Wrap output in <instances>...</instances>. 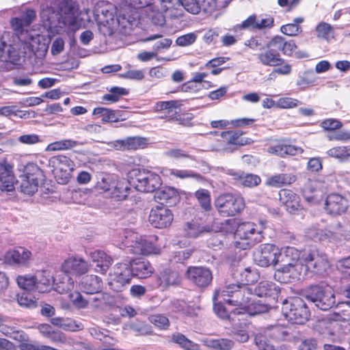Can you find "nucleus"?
Listing matches in <instances>:
<instances>
[{
	"label": "nucleus",
	"mask_w": 350,
	"mask_h": 350,
	"mask_svg": "<svg viewBox=\"0 0 350 350\" xmlns=\"http://www.w3.org/2000/svg\"><path fill=\"white\" fill-rule=\"evenodd\" d=\"M40 17L45 27L58 31L67 27L70 31H76L80 27L78 21V8L71 0L59 2L56 8L47 6L40 12Z\"/></svg>",
	"instance_id": "obj_1"
},
{
	"label": "nucleus",
	"mask_w": 350,
	"mask_h": 350,
	"mask_svg": "<svg viewBox=\"0 0 350 350\" xmlns=\"http://www.w3.org/2000/svg\"><path fill=\"white\" fill-rule=\"evenodd\" d=\"M153 0H124L126 5L133 8H144V12L152 22L159 26L165 23V17L179 18L183 15V3L181 0H159L160 10L156 9Z\"/></svg>",
	"instance_id": "obj_2"
},
{
	"label": "nucleus",
	"mask_w": 350,
	"mask_h": 350,
	"mask_svg": "<svg viewBox=\"0 0 350 350\" xmlns=\"http://www.w3.org/2000/svg\"><path fill=\"white\" fill-rule=\"evenodd\" d=\"M302 252L294 247L279 248L278 264L282 267L277 269L275 277L281 282H289L292 280H300L302 268Z\"/></svg>",
	"instance_id": "obj_3"
},
{
	"label": "nucleus",
	"mask_w": 350,
	"mask_h": 350,
	"mask_svg": "<svg viewBox=\"0 0 350 350\" xmlns=\"http://www.w3.org/2000/svg\"><path fill=\"white\" fill-rule=\"evenodd\" d=\"M36 12L33 10H27L22 17H15L11 20V26L14 30L18 41L13 44L20 52L24 55L33 52L34 43L38 38L29 35L24 28L30 25L36 18Z\"/></svg>",
	"instance_id": "obj_4"
},
{
	"label": "nucleus",
	"mask_w": 350,
	"mask_h": 350,
	"mask_svg": "<svg viewBox=\"0 0 350 350\" xmlns=\"http://www.w3.org/2000/svg\"><path fill=\"white\" fill-rule=\"evenodd\" d=\"M252 293L253 288L249 286L232 283L215 290L213 299L215 300L221 295L226 304L245 309L252 300Z\"/></svg>",
	"instance_id": "obj_5"
},
{
	"label": "nucleus",
	"mask_w": 350,
	"mask_h": 350,
	"mask_svg": "<svg viewBox=\"0 0 350 350\" xmlns=\"http://www.w3.org/2000/svg\"><path fill=\"white\" fill-rule=\"evenodd\" d=\"M96 189L115 201L126 200L131 191L128 180L111 175L101 176L96 183Z\"/></svg>",
	"instance_id": "obj_6"
},
{
	"label": "nucleus",
	"mask_w": 350,
	"mask_h": 350,
	"mask_svg": "<svg viewBox=\"0 0 350 350\" xmlns=\"http://www.w3.org/2000/svg\"><path fill=\"white\" fill-rule=\"evenodd\" d=\"M122 243L127 247L129 252L137 255L157 254L160 252V247L154 242L155 237L147 239L131 230H125Z\"/></svg>",
	"instance_id": "obj_7"
},
{
	"label": "nucleus",
	"mask_w": 350,
	"mask_h": 350,
	"mask_svg": "<svg viewBox=\"0 0 350 350\" xmlns=\"http://www.w3.org/2000/svg\"><path fill=\"white\" fill-rule=\"evenodd\" d=\"M88 263L81 258L71 257L64 260L62 265V271L66 274L64 281L57 284L56 290L59 293H67L73 290L74 280L69 276L84 274L88 271Z\"/></svg>",
	"instance_id": "obj_8"
},
{
	"label": "nucleus",
	"mask_w": 350,
	"mask_h": 350,
	"mask_svg": "<svg viewBox=\"0 0 350 350\" xmlns=\"http://www.w3.org/2000/svg\"><path fill=\"white\" fill-rule=\"evenodd\" d=\"M116 7L109 2L99 1L94 10V19L99 31L103 35H112L118 19H116Z\"/></svg>",
	"instance_id": "obj_9"
},
{
	"label": "nucleus",
	"mask_w": 350,
	"mask_h": 350,
	"mask_svg": "<svg viewBox=\"0 0 350 350\" xmlns=\"http://www.w3.org/2000/svg\"><path fill=\"white\" fill-rule=\"evenodd\" d=\"M302 268L300 279L310 271L316 274H323L330 267V262L325 253L318 250L311 249L302 252Z\"/></svg>",
	"instance_id": "obj_10"
},
{
	"label": "nucleus",
	"mask_w": 350,
	"mask_h": 350,
	"mask_svg": "<svg viewBox=\"0 0 350 350\" xmlns=\"http://www.w3.org/2000/svg\"><path fill=\"white\" fill-rule=\"evenodd\" d=\"M263 230L262 224H256L253 222L240 224L234 233L237 239L236 247L246 250L256 243L260 242L263 238Z\"/></svg>",
	"instance_id": "obj_11"
},
{
	"label": "nucleus",
	"mask_w": 350,
	"mask_h": 350,
	"mask_svg": "<svg viewBox=\"0 0 350 350\" xmlns=\"http://www.w3.org/2000/svg\"><path fill=\"white\" fill-rule=\"evenodd\" d=\"M282 312L289 322L294 324H304L310 317V312L306 304L299 297L284 300Z\"/></svg>",
	"instance_id": "obj_12"
},
{
	"label": "nucleus",
	"mask_w": 350,
	"mask_h": 350,
	"mask_svg": "<svg viewBox=\"0 0 350 350\" xmlns=\"http://www.w3.org/2000/svg\"><path fill=\"white\" fill-rule=\"evenodd\" d=\"M215 205L224 217H232L240 213L245 208V200L239 194L224 193L215 200Z\"/></svg>",
	"instance_id": "obj_13"
},
{
	"label": "nucleus",
	"mask_w": 350,
	"mask_h": 350,
	"mask_svg": "<svg viewBox=\"0 0 350 350\" xmlns=\"http://www.w3.org/2000/svg\"><path fill=\"white\" fill-rule=\"evenodd\" d=\"M306 299L322 310L332 308L336 304L334 292L329 288L316 285L310 286L306 293Z\"/></svg>",
	"instance_id": "obj_14"
},
{
	"label": "nucleus",
	"mask_w": 350,
	"mask_h": 350,
	"mask_svg": "<svg viewBox=\"0 0 350 350\" xmlns=\"http://www.w3.org/2000/svg\"><path fill=\"white\" fill-rule=\"evenodd\" d=\"M49 165L58 183L64 185L69 181L75 168V163L69 157L62 154L54 156L50 159Z\"/></svg>",
	"instance_id": "obj_15"
},
{
	"label": "nucleus",
	"mask_w": 350,
	"mask_h": 350,
	"mask_svg": "<svg viewBox=\"0 0 350 350\" xmlns=\"http://www.w3.org/2000/svg\"><path fill=\"white\" fill-rule=\"evenodd\" d=\"M25 174L21 177L20 190L29 196L38 191L43 174L41 170L36 165H29L25 167Z\"/></svg>",
	"instance_id": "obj_16"
},
{
	"label": "nucleus",
	"mask_w": 350,
	"mask_h": 350,
	"mask_svg": "<svg viewBox=\"0 0 350 350\" xmlns=\"http://www.w3.org/2000/svg\"><path fill=\"white\" fill-rule=\"evenodd\" d=\"M135 180L133 181L135 189L142 192H154L161 185L160 176L152 172L143 170H133Z\"/></svg>",
	"instance_id": "obj_17"
},
{
	"label": "nucleus",
	"mask_w": 350,
	"mask_h": 350,
	"mask_svg": "<svg viewBox=\"0 0 350 350\" xmlns=\"http://www.w3.org/2000/svg\"><path fill=\"white\" fill-rule=\"evenodd\" d=\"M279 247L273 244L260 245L254 252V260L262 267H275L278 265Z\"/></svg>",
	"instance_id": "obj_18"
},
{
	"label": "nucleus",
	"mask_w": 350,
	"mask_h": 350,
	"mask_svg": "<svg viewBox=\"0 0 350 350\" xmlns=\"http://www.w3.org/2000/svg\"><path fill=\"white\" fill-rule=\"evenodd\" d=\"M272 39L260 48V51L257 54V59L260 64L265 66L277 67L284 62L276 46L271 44Z\"/></svg>",
	"instance_id": "obj_19"
},
{
	"label": "nucleus",
	"mask_w": 350,
	"mask_h": 350,
	"mask_svg": "<svg viewBox=\"0 0 350 350\" xmlns=\"http://www.w3.org/2000/svg\"><path fill=\"white\" fill-rule=\"evenodd\" d=\"M174 219L172 211L164 206H157L150 211L148 220L157 228H165L171 225Z\"/></svg>",
	"instance_id": "obj_20"
},
{
	"label": "nucleus",
	"mask_w": 350,
	"mask_h": 350,
	"mask_svg": "<svg viewBox=\"0 0 350 350\" xmlns=\"http://www.w3.org/2000/svg\"><path fill=\"white\" fill-rule=\"evenodd\" d=\"M187 279L198 287H206L212 281L211 271L204 267H189L186 272Z\"/></svg>",
	"instance_id": "obj_21"
},
{
	"label": "nucleus",
	"mask_w": 350,
	"mask_h": 350,
	"mask_svg": "<svg viewBox=\"0 0 350 350\" xmlns=\"http://www.w3.org/2000/svg\"><path fill=\"white\" fill-rule=\"evenodd\" d=\"M183 9L192 14L202 12L206 14H212L216 9L215 0H181Z\"/></svg>",
	"instance_id": "obj_22"
},
{
	"label": "nucleus",
	"mask_w": 350,
	"mask_h": 350,
	"mask_svg": "<svg viewBox=\"0 0 350 350\" xmlns=\"http://www.w3.org/2000/svg\"><path fill=\"white\" fill-rule=\"evenodd\" d=\"M32 254L29 250L23 247H18L6 252L4 260L11 265L25 266L29 263Z\"/></svg>",
	"instance_id": "obj_23"
},
{
	"label": "nucleus",
	"mask_w": 350,
	"mask_h": 350,
	"mask_svg": "<svg viewBox=\"0 0 350 350\" xmlns=\"http://www.w3.org/2000/svg\"><path fill=\"white\" fill-rule=\"evenodd\" d=\"M262 336L275 341H290L295 338L291 327L279 324L267 326Z\"/></svg>",
	"instance_id": "obj_24"
},
{
	"label": "nucleus",
	"mask_w": 350,
	"mask_h": 350,
	"mask_svg": "<svg viewBox=\"0 0 350 350\" xmlns=\"http://www.w3.org/2000/svg\"><path fill=\"white\" fill-rule=\"evenodd\" d=\"M347 207V200L338 193L329 194L325 200V209L330 214H341L346 211Z\"/></svg>",
	"instance_id": "obj_25"
},
{
	"label": "nucleus",
	"mask_w": 350,
	"mask_h": 350,
	"mask_svg": "<svg viewBox=\"0 0 350 350\" xmlns=\"http://www.w3.org/2000/svg\"><path fill=\"white\" fill-rule=\"evenodd\" d=\"M280 201L290 213L295 214L301 208L299 196L291 190L282 189L279 193Z\"/></svg>",
	"instance_id": "obj_26"
},
{
	"label": "nucleus",
	"mask_w": 350,
	"mask_h": 350,
	"mask_svg": "<svg viewBox=\"0 0 350 350\" xmlns=\"http://www.w3.org/2000/svg\"><path fill=\"white\" fill-rule=\"evenodd\" d=\"M129 262L132 270V278H146L154 272L153 267L146 260L137 258L129 261Z\"/></svg>",
	"instance_id": "obj_27"
},
{
	"label": "nucleus",
	"mask_w": 350,
	"mask_h": 350,
	"mask_svg": "<svg viewBox=\"0 0 350 350\" xmlns=\"http://www.w3.org/2000/svg\"><path fill=\"white\" fill-rule=\"evenodd\" d=\"M326 189L325 183L321 180H308L305 184L303 193L308 200H312L316 198L321 197Z\"/></svg>",
	"instance_id": "obj_28"
},
{
	"label": "nucleus",
	"mask_w": 350,
	"mask_h": 350,
	"mask_svg": "<svg viewBox=\"0 0 350 350\" xmlns=\"http://www.w3.org/2000/svg\"><path fill=\"white\" fill-rule=\"evenodd\" d=\"M16 183L12 166L7 162H0V183L3 191H10Z\"/></svg>",
	"instance_id": "obj_29"
},
{
	"label": "nucleus",
	"mask_w": 350,
	"mask_h": 350,
	"mask_svg": "<svg viewBox=\"0 0 350 350\" xmlns=\"http://www.w3.org/2000/svg\"><path fill=\"white\" fill-rule=\"evenodd\" d=\"M112 277L113 280L121 286L129 284L132 278V270L129 261L116 264L113 267Z\"/></svg>",
	"instance_id": "obj_30"
},
{
	"label": "nucleus",
	"mask_w": 350,
	"mask_h": 350,
	"mask_svg": "<svg viewBox=\"0 0 350 350\" xmlns=\"http://www.w3.org/2000/svg\"><path fill=\"white\" fill-rule=\"evenodd\" d=\"M349 239L350 231L346 230L340 224H337L331 229L325 228L323 241L338 242Z\"/></svg>",
	"instance_id": "obj_31"
},
{
	"label": "nucleus",
	"mask_w": 350,
	"mask_h": 350,
	"mask_svg": "<svg viewBox=\"0 0 350 350\" xmlns=\"http://www.w3.org/2000/svg\"><path fill=\"white\" fill-rule=\"evenodd\" d=\"M102 285V280L94 275L83 277L79 283L80 290L86 294H93L100 291Z\"/></svg>",
	"instance_id": "obj_32"
},
{
	"label": "nucleus",
	"mask_w": 350,
	"mask_h": 350,
	"mask_svg": "<svg viewBox=\"0 0 350 350\" xmlns=\"http://www.w3.org/2000/svg\"><path fill=\"white\" fill-rule=\"evenodd\" d=\"M228 174L233 177L237 184L246 187H253L258 185L261 179L260 176L253 174H247L241 171L229 170Z\"/></svg>",
	"instance_id": "obj_33"
},
{
	"label": "nucleus",
	"mask_w": 350,
	"mask_h": 350,
	"mask_svg": "<svg viewBox=\"0 0 350 350\" xmlns=\"http://www.w3.org/2000/svg\"><path fill=\"white\" fill-rule=\"evenodd\" d=\"M183 230L186 237L197 238L204 233L210 232L211 228L209 226L202 224L200 219H193L185 223Z\"/></svg>",
	"instance_id": "obj_34"
},
{
	"label": "nucleus",
	"mask_w": 350,
	"mask_h": 350,
	"mask_svg": "<svg viewBox=\"0 0 350 350\" xmlns=\"http://www.w3.org/2000/svg\"><path fill=\"white\" fill-rule=\"evenodd\" d=\"M267 152L280 157H284L286 155L293 156L301 154L303 149L298 146L279 142L268 147Z\"/></svg>",
	"instance_id": "obj_35"
},
{
	"label": "nucleus",
	"mask_w": 350,
	"mask_h": 350,
	"mask_svg": "<svg viewBox=\"0 0 350 350\" xmlns=\"http://www.w3.org/2000/svg\"><path fill=\"white\" fill-rule=\"evenodd\" d=\"M90 257L92 262L96 263V271L102 273H105L108 270L113 262L110 256H108L104 251L100 250L91 252Z\"/></svg>",
	"instance_id": "obj_36"
},
{
	"label": "nucleus",
	"mask_w": 350,
	"mask_h": 350,
	"mask_svg": "<svg viewBox=\"0 0 350 350\" xmlns=\"http://www.w3.org/2000/svg\"><path fill=\"white\" fill-rule=\"evenodd\" d=\"M253 292L258 297H269L275 299L280 293V288L272 282L262 281L253 288Z\"/></svg>",
	"instance_id": "obj_37"
},
{
	"label": "nucleus",
	"mask_w": 350,
	"mask_h": 350,
	"mask_svg": "<svg viewBox=\"0 0 350 350\" xmlns=\"http://www.w3.org/2000/svg\"><path fill=\"white\" fill-rule=\"evenodd\" d=\"M146 144L147 139L141 137H130L113 142L114 148L121 150L143 148Z\"/></svg>",
	"instance_id": "obj_38"
},
{
	"label": "nucleus",
	"mask_w": 350,
	"mask_h": 350,
	"mask_svg": "<svg viewBox=\"0 0 350 350\" xmlns=\"http://www.w3.org/2000/svg\"><path fill=\"white\" fill-rule=\"evenodd\" d=\"M21 55H25L14 44L8 46L6 43L0 39V62H14L18 60Z\"/></svg>",
	"instance_id": "obj_39"
},
{
	"label": "nucleus",
	"mask_w": 350,
	"mask_h": 350,
	"mask_svg": "<svg viewBox=\"0 0 350 350\" xmlns=\"http://www.w3.org/2000/svg\"><path fill=\"white\" fill-rule=\"evenodd\" d=\"M36 291L39 293L48 291L54 283L53 276L48 270H40L35 273Z\"/></svg>",
	"instance_id": "obj_40"
},
{
	"label": "nucleus",
	"mask_w": 350,
	"mask_h": 350,
	"mask_svg": "<svg viewBox=\"0 0 350 350\" xmlns=\"http://www.w3.org/2000/svg\"><path fill=\"white\" fill-rule=\"evenodd\" d=\"M234 278L237 280V284L248 286L249 284L256 282L259 275L255 269L240 268L234 273Z\"/></svg>",
	"instance_id": "obj_41"
},
{
	"label": "nucleus",
	"mask_w": 350,
	"mask_h": 350,
	"mask_svg": "<svg viewBox=\"0 0 350 350\" xmlns=\"http://www.w3.org/2000/svg\"><path fill=\"white\" fill-rule=\"evenodd\" d=\"M93 114L101 118L103 122H117L125 119L120 111H114L105 107H96Z\"/></svg>",
	"instance_id": "obj_42"
},
{
	"label": "nucleus",
	"mask_w": 350,
	"mask_h": 350,
	"mask_svg": "<svg viewBox=\"0 0 350 350\" xmlns=\"http://www.w3.org/2000/svg\"><path fill=\"white\" fill-rule=\"evenodd\" d=\"M155 191L154 198L160 203L163 202L175 204L178 200V193L177 190L171 187H163L161 189H157Z\"/></svg>",
	"instance_id": "obj_43"
},
{
	"label": "nucleus",
	"mask_w": 350,
	"mask_h": 350,
	"mask_svg": "<svg viewBox=\"0 0 350 350\" xmlns=\"http://www.w3.org/2000/svg\"><path fill=\"white\" fill-rule=\"evenodd\" d=\"M296 180V176L293 174H278L268 177L265 184L273 187H281L291 185Z\"/></svg>",
	"instance_id": "obj_44"
},
{
	"label": "nucleus",
	"mask_w": 350,
	"mask_h": 350,
	"mask_svg": "<svg viewBox=\"0 0 350 350\" xmlns=\"http://www.w3.org/2000/svg\"><path fill=\"white\" fill-rule=\"evenodd\" d=\"M181 106L178 100L161 101L157 103L155 109L157 111H164L170 118H174L180 111Z\"/></svg>",
	"instance_id": "obj_45"
},
{
	"label": "nucleus",
	"mask_w": 350,
	"mask_h": 350,
	"mask_svg": "<svg viewBox=\"0 0 350 350\" xmlns=\"http://www.w3.org/2000/svg\"><path fill=\"white\" fill-rule=\"evenodd\" d=\"M179 282L178 273L170 269H165L161 272L157 281L158 285L163 288L177 284Z\"/></svg>",
	"instance_id": "obj_46"
},
{
	"label": "nucleus",
	"mask_w": 350,
	"mask_h": 350,
	"mask_svg": "<svg viewBox=\"0 0 350 350\" xmlns=\"http://www.w3.org/2000/svg\"><path fill=\"white\" fill-rule=\"evenodd\" d=\"M271 44L277 47L278 51H282L284 55L291 56L297 46L294 41H286L282 36H275L272 38Z\"/></svg>",
	"instance_id": "obj_47"
},
{
	"label": "nucleus",
	"mask_w": 350,
	"mask_h": 350,
	"mask_svg": "<svg viewBox=\"0 0 350 350\" xmlns=\"http://www.w3.org/2000/svg\"><path fill=\"white\" fill-rule=\"evenodd\" d=\"M168 174L180 179L193 178L199 183H204L206 180L200 174L191 170L170 169Z\"/></svg>",
	"instance_id": "obj_48"
},
{
	"label": "nucleus",
	"mask_w": 350,
	"mask_h": 350,
	"mask_svg": "<svg viewBox=\"0 0 350 350\" xmlns=\"http://www.w3.org/2000/svg\"><path fill=\"white\" fill-rule=\"evenodd\" d=\"M204 344L214 350H231L234 347V342L228 338L206 339Z\"/></svg>",
	"instance_id": "obj_49"
},
{
	"label": "nucleus",
	"mask_w": 350,
	"mask_h": 350,
	"mask_svg": "<svg viewBox=\"0 0 350 350\" xmlns=\"http://www.w3.org/2000/svg\"><path fill=\"white\" fill-rule=\"evenodd\" d=\"M83 143L70 139H66L60 141H57L53 143H51L46 148V150L56 151V150H65L72 149L79 146L83 145Z\"/></svg>",
	"instance_id": "obj_50"
},
{
	"label": "nucleus",
	"mask_w": 350,
	"mask_h": 350,
	"mask_svg": "<svg viewBox=\"0 0 350 350\" xmlns=\"http://www.w3.org/2000/svg\"><path fill=\"white\" fill-rule=\"evenodd\" d=\"M172 340L185 350H201L198 344L190 340L181 333L178 332L173 334Z\"/></svg>",
	"instance_id": "obj_51"
},
{
	"label": "nucleus",
	"mask_w": 350,
	"mask_h": 350,
	"mask_svg": "<svg viewBox=\"0 0 350 350\" xmlns=\"http://www.w3.org/2000/svg\"><path fill=\"white\" fill-rule=\"evenodd\" d=\"M128 90L124 88L113 87L109 90V93L103 96L102 100L106 104L118 102L121 96L128 94Z\"/></svg>",
	"instance_id": "obj_52"
},
{
	"label": "nucleus",
	"mask_w": 350,
	"mask_h": 350,
	"mask_svg": "<svg viewBox=\"0 0 350 350\" xmlns=\"http://www.w3.org/2000/svg\"><path fill=\"white\" fill-rule=\"evenodd\" d=\"M304 22V18L297 17L294 18L293 23H288L284 25L281 27V32L285 35L290 36H295L301 32V28L299 26V24Z\"/></svg>",
	"instance_id": "obj_53"
},
{
	"label": "nucleus",
	"mask_w": 350,
	"mask_h": 350,
	"mask_svg": "<svg viewBox=\"0 0 350 350\" xmlns=\"http://www.w3.org/2000/svg\"><path fill=\"white\" fill-rule=\"evenodd\" d=\"M16 282L18 286L26 291H36V282L34 275H19L16 278Z\"/></svg>",
	"instance_id": "obj_54"
},
{
	"label": "nucleus",
	"mask_w": 350,
	"mask_h": 350,
	"mask_svg": "<svg viewBox=\"0 0 350 350\" xmlns=\"http://www.w3.org/2000/svg\"><path fill=\"white\" fill-rule=\"evenodd\" d=\"M270 308L269 303H265L260 300L252 301L249 302V306L245 310H247L251 315L265 313L269 311Z\"/></svg>",
	"instance_id": "obj_55"
},
{
	"label": "nucleus",
	"mask_w": 350,
	"mask_h": 350,
	"mask_svg": "<svg viewBox=\"0 0 350 350\" xmlns=\"http://www.w3.org/2000/svg\"><path fill=\"white\" fill-rule=\"evenodd\" d=\"M195 197L197 198L199 204L204 210H211V193L208 190L204 189H198L195 193Z\"/></svg>",
	"instance_id": "obj_56"
},
{
	"label": "nucleus",
	"mask_w": 350,
	"mask_h": 350,
	"mask_svg": "<svg viewBox=\"0 0 350 350\" xmlns=\"http://www.w3.org/2000/svg\"><path fill=\"white\" fill-rule=\"evenodd\" d=\"M254 341L258 350H287L288 348L286 345H282L275 347L268 342L262 334L256 335Z\"/></svg>",
	"instance_id": "obj_57"
},
{
	"label": "nucleus",
	"mask_w": 350,
	"mask_h": 350,
	"mask_svg": "<svg viewBox=\"0 0 350 350\" xmlns=\"http://www.w3.org/2000/svg\"><path fill=\"white\" fill-rule=\"evenodd\" d=\"M317 36L319 38L329 40L330 35L334 34L333 27L331 25L321 22L316 27Z\"/></svg>",
	"instance_id": "obj_58"
},
{
	"label": "nucleus",
	"mask_w": 350,
	"mask_h": 350,
	"mask_svg": "<svg viewBox=\"0 0 350 350\" xmlns=\"http://www.w3.org/2000/svg\"><path fill=\"white\" fill-rule=\"evenodd\" d=\"M51 321L52 324L66 330L76 331L77 329H81V325L76 324L72 320H65L62 318H53Z\"/></svg>",
	"instance_id": "obj_59"
},
{
	"label": "nucleus",
	"mask_w": 350,
	"mask_h": 350,
	"mask_svg": "<svg viewBox=\"0 0 350 350\" xmlns=\"http://www.w3.org/2000/svg\"><path fill=\"white\" fill-rule=\"evenodd\" d=\"M221 136L224 138V141H226L229 144L232 145H243V142L242 139H241V134L236 131H229L222 132L221 133Z\"/></svg>",
	"instance_id": "obj_60"
},
{
	"label": "nucleus",
	"mask_w": 350,
	"mask_h": 350,
	"mask_svg": "<svg viewBox=\"0 0 350 350\" xmlns=\"http://www.w3.org/2000/svg\"><path fill=\"white\" fill-rule=\"evenodd\" d=\"M18 303L25 308H34L36 306L35 297L28 292H23L18 295Z\"/></svg>",
	"instance_id": "obj_61"
},
{
	"label": "nucleus",
	"mask_w": 350,
	"mask_h": 350,
	"mask_svg": "<svg viewBox=\"0 0 350 350\" xmlns=\"http://www.w3.org/2000/svg\"><path fill=\"white\" fill-rule=\"evenodd\" d=\"M327 154L332 157L343 159L350 157V146H337L329 149Z\"/></svg>",
	"instance_id": "obj_62"
},
{
	"label": "nucleus",
	"mask_w": 350,
	"mask_h": 350,
	"mask_svg": "<svg viewBox=\"0 0 350 350\" xmlns=\"http://www.w3.org/2000/svg\"><path fill=\"white\" fill-rule=\"evenodd\" d=\"M149 320L156 327L162 329H167L170 325V321L168 319L162 314H157L151 315L149 317Z\"/></svg>",
	"instance_id": "obj_63"
},
{
	"label": "nucleus",
	"mask_w": 350,
	"mask_h": 350,
	"mask_svg": "<svg viewBox=\"0 0 350 350\" xmlns=\"http://www.w3.org/2000/svg\"><path fill=\"white\" fill-rule=\"evenodd\" d=\"M17 142L20 144L31 146L41 142L40 137L35 133L24 134L17 138Z\"/></svg>",
	"instance_id": "obj_64"
}]
</instances>
